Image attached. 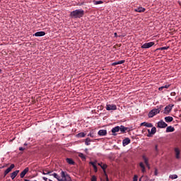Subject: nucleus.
I'll return each mask as SVG.
<instances>
[{
	"label": "nucleus",
	"mask_w": 181,
	"mask_h": 181,
	"mask_svg": "<svg viewBox=\"0 0 181 181\" xmlns=\"http://www.w3.org/2000/svg\"><path fill=\"white\" fill-rule=\"evenodd\" d=\"M95 163H97V161H95V162L90 161L89 163L90 165H92L95 173H97V172H98V168H97V165H95Z\"/></svg>",
	"instance_id": "obj_16"
},
{
	"label": "nucleus",
	"mask_w": 181,
	"mask_h": 181,
	"mask_svg": "<svg viewBox=\"0 0 181 181\" xmlns=\"http://www.w3.org/2000/svg\"><path fill=\"white\" fill-rule=\"evenodd\" d=\"M143 159L144 160V163H145L146 166H149V161H148V158H146L145 156H143Z\"/></svg>",
	"instance_id": "obj_26"
},
{
	"label": "nucleus",
	"mask_w": 181,
	"mask_h": 181,
	"mask_svg": "<svg viewBox=\"0 0 181 181\" xmlns=\"http://www.w3.org/2000/svg\"><path fill=\"white\" fill-rule=\"evenodd\" d=\"M146 178L148 179V176H146Z\"/></svg>",
	"instance_id": "obj_52"
},
{
	"label": "nucleus",
	"mask_w": 181,
	"mask_h": 181,
	"mask_svg": "<svg viewBox=\"0 0 181 181\" xmlns=\"http://www.w3.org/2000/svg\"><path fill=\"white\" fill-rule=\"evenodd\" d=\"M98 135H99V136H105V135H107V130L105 129L99 130L98 132Z\"/></svg>",
	"instance_id": "obj_13"
},
{
	"label": "nucleus",
	"mask_w": 181,
	"mask_h": 181,
	"mask_svg": "<svg viewBox=\"0 0 181 181\" xmlns=\"http://www.w3.org/2000/svg\"><path fill=\"white\" fill-rule=\"evenodd\" d=\"M91 142H93V140L90 139V138H86L85 139V145H86L87 146L91 145Z\"/></svg>",
	"instance_id": "obj_20"
},
{
	"label": "nucleus",
	"mask_w": 181,
	"mask_h": 181,
	"mask_svg": "<svg viewBox=\"0 0 181 181\" xmlns=\"http://www.w3.org/2000/svg\"><path fill=\"white\" fill-rule=\"evenodd\" d=\"M45 172H42V175H49V176H53L58 181H71V178L69 174L66 173L64 171L61 172V176L56 173H53V171H49L45 170Z\"/></svg>",
	"instance_id": "obj_1"
},
{
	"label": "nucleus",
	"mask_w": 181,
	"mask_h": 181,
	"mask_svg": "<svg viewBox=\"0 0 181 181\" xmlns=\"http://www.w3.org/2000/svg\"><path fill=\"white\" fill-rule=\"evenodd\" d=\"M98 166H100V168H101V166H103V165H104V163H98Z\"/></svg>",
	"instance_id": "obj_40"
},
{
	"label": "nucleus",
	"mask_w": 181,
	"mask_h": 181,
	"mask_svg": "<svg viewBox=\"0 0 181 181\" xmlns=\"http://www.w3.org/2000/svg\"><path fill=\"white\" fill-rule=\"evenodd\" d=\"M155 149H156V151H158V145H156Z\"/></svg>",
	"instance_id": "obj_44"
},
{
	"label": "nucleus",
	"mask_w": 181,
	"mask_h": 181,
	"mask_svg": "<svg viewBox=\"0 0 181 181\" xmlns=\"http://www.w3.org/2000/svg\"><path fill=\"white\" fill-rule=\"evenodd\" d=\"M123 63H125V60H121L117 62V64H123Z\"/></svg>",
	"instance_id": "obj_35"
},
{
	"label": "nucleus",
	"mask_w": 181,
	"mask_h": 181,
	"mask_svg": "<svg viewBox=\"0 0 181 181\" xmlns=\"http://www.w3.org/2000/svg\"><path fill=\"white\" fill-rule=\"evenodd\" d=\"M139 166L141 169V173H145L146 172V168H145V165H144V163L141 162L139 163Z\"/></svg>",
	"instance_id": "obj_19"
},
{
	"label": "nucleus",
	"mask_w": 181,
	"mask_h": 181,
	"mask_svg": "<svg viewBox=\"0 0 181 181\" xmlns=\"http://www.w3.org/2000/svg\"><path fill=\"white\" fill-rule=\"evenodd\" d=\"M135 12H139V13L144 12L146 9L144 7H139L134 9Z\"/></svg>",
	"instance_id": "obj_18"
},
{
	"label": "nucleus",
	"mask_w": 181,
	"mask_h": 181,
	"mask_svg": "<svg viewBox=\"0 0 181 181\" xmlns=\"http://www.w3.org/2000/svg\"><path fill=\"white\" fill-rule=\"evenodd\" d=\"M29 172V168H25L20 174V177L21 179H23L26 175Z\"/></svg>",
	"instance_id": "obj_10"
},
{
	"label": "nucleus",
	"mask_w": 181,
	"mask_h": 181,
	"mask_svg": "<svg viewBox=\"0 0 181 181\" xmlns=\"http://www.w3.org/2000/svg\"><path fill=\"white\" fill-rule=\"evenodd\" d=\"M42 179H43V180L49 181V180H48L47 177H43Z\"/></svg>",
	"instance_id": "obj_41"
},
{
	"label": "nucleus",
	"mask_w": 181,
	"mask_h": 181,
	"mask_svg": "<svg viewBox=\"0 0 181 181\" xmlns=\"http://www.w3.org/2000/svg\"><path fill=\"white\" fill-rule=\"evenodd\" d=\"M163 108V105H160L158 108H157V110H160V111L162 110V109Z\"/></svg>",
	"instance_id": "obj_37"
},
{
	"label": "nucleus",
	"mask_w": 181,
	"mask_h": 181,
	"mask_svg": "<svg viewBox=\"0 0 181 181\" xmlns=\"http://www.w3.org/2000/svg\"><path fill=\"white\" fill-rule=\"evenodd\" d=\"M160 112V109H153L148 112V118H153L155 115Z\"/></svg>",
	"instance_id": "obj_3"
},
{
	"label": "nucleus",
	"mask_w": 181,
	"mask_h": 181,
	"mask_svg": "<svg viewBox=\"0 0 181 181\" xmlns=\"http://www.w3.org/2000/svg\"><path fill=\"white\" fill-rule=\"evenodd\" d=\"M169 49V47H162L160 48H158L156 50H168Z\"/></svg>",
	"instance_id": "obj_28"
},
{
	"label": "nucleus",
	"mask_w": 181,
	"mask_h": 181,
	"mask_svg": "<svg viewBox=\"0 0 181 181\" xmlns=\"http://www.w3.org/2000/svg\"><path fill=\"white\" fill-rule=\"evenodd\" d=\"M163 87H164V88H169V85H165Z\"/></svg>",
	"instance_id": "obj_43"
},
{
	"label": "nucleus",
	"mask_w": 181,
	"mask_h": 181,
	"mask_svg": "<svg viewBox=\"0 0 181 181\" xmlns=\"http://www.w3.org/2000/svg\"><path fill=\"white\" fill-rule=\"evenodd\" d=\"M158 168H155V170H154V176H158Z\"/></svg>",
	"instance_id": "obj_33"
},
{
	"label": "nucleus",
	"mask_w": 181,
	"mask_h": 181,
	"mask_svg": "<svg viewBox=\"0 0 181 181\" xmlns=\"http://www.w3.org/2000/svg\"><path fill=\"white\" fill-rule=\"evenodd\" d=\"M175 132V127L172 126H169L166 129V132Z\"/></svg>",
	"instance_id": "obj_22"
},
{
	"label": "nucleus",
	"mask_w": 181,
	"mask_h": 181,
	"mask_svg": "<svg viewBox=\"0 0 181 181\" xmlns=\"http://www.w3.org/2000/svg\"><path fill=\"white\" fill-rule=\"evenodd\" d=\"M131 144V139L129 138H125L122 141V145L123 146H127V145H129Z\"/></svg>",
	"instance_id": "obj_11"
},
{
	"label": "nucleus",
	"mask_w": 181,
	"mask_h": 181,
	"mask_svg": "<svg viewBox=\"0 0 181 181\" xmlns=\"http://www.w3.org/2000/svg\"><path fill=\"white\" fill-rule=\"evenodd\" d=\"M69 16L74 18H80L84 16V11L83 9H76L70 13Z\"/></svg>",
	"instance_id": "obj_2"
},
{
	"label": "nucleus",
	"mask_w": 181,
	"mask_h": 181,
	"mask_svg": "<svg viewBox=\"0 0 181 181\" xmlns=\"http://www.w3.org/2000/svg\"><path fill=\"white\" fill-rule=\"evenodd\" d=\"M165 122H172L173 121V117L171 116H168L165 117Z\"/></svg>",
	"instance_id": "obj_21"
},
{
	"label": "nucleus",
	"mask_w": 181,
	"mask_h": 181,
	"mask_svg": "<svg viewBox=\"0 0 181 181\" xmlns=\"http://www.w3.org/2000/svg\"><path fill=\"white\" fill-rule=\"evenodd\" d=\"M133 181H138V175H135L133 177Z\"/></svg>",
	"instance_id": "obj_34"
},
{
	"label": "nucleus",
	"mask_w": 181,
	"mask_h": 181,
	"mask_svg": "<svg viewBox=\"0 0 181 181\" xmlns=\"http://www.w3.org/2000/svg\"><path fill=\"white\" fill-rule=\"evenodd\" d=\"M79 158H81V159H83V160H86V156H84L83 153H79L78 155Z\"/></svg>",
	"instance_id": "obj_29"
},
{
	"label": "nucleus",
	"mask_w": 181,
	"mask_h": 181,
	"mask_svg": "<svg viewBox=\"0 0 181 181\" xmlns=\"http://www.w3.org/2000/svg\"><path fill=\"white\" fill-rule=\"evenodd\" d=\"M43 172H45V173H47V172L46 171V170H45Z\"/></svg>",
	"instance_id": "obj_50"
},
{
	"label": "nucleus",
	"mask_w": 181,
	"mask_h": 181,
	"mask_svg": "<svg viewBox=\"0 0 181 181\" xmlns=\"http://www.w3.org/2000/svg\"><path fill=\"white\" fill-rule=\"evenodd\" d=\"M170 179H177V175H170Z\"/></svg>",
	"instance_id": "obj_31"
},
{
	"label": "nucleus",
	"mask_w": 181,
	"mask_h": 181,
	"mask_svg": "<svg viewBox=\"0 0 181 181\" xmlns=\"http://www.w3.org/2000/svg\"><path fill=\"white\" fill-rule=\"evenodd\" d=\"M1 71H2V70L0 69V73H1Z\"/></svg>",
	"instance_id": "obj_53"
},
{
	"label": "nucleus",
	"mask_w": 181,
	"mask_h": 181,
	"mask_svg": "<svg viewBox=\"0 0 181 181\" xmlns=\"http://www.w3.org/2000/svg\"><path fill=\"white\" fill-rule=\"evenodd\" d=\"M119 128V131H121V132L124 133L126 131H128V127H125L124 126L121 125Z\"/></svg>",
	"instance_id": "obj_24"
},
{
	"label": "nucleus",
	"mask_w": 181,
	"mask_h": 181,
	"mask_svg": "<svg viewBox=\"0 0 181 181\" xmlns=\"http://www.w3.org/2000/svg\"><path fill=\"white\" fill-rule=\"evenodd\" d=\"M106 110L107 111H115L117 110V105L115 104H107L106 105Z\"/></svg>",
	"instance_id": "obj_4"
},
{
	"label": "nucleus",
	"mask_w": 181,
	"mask_h": 181,
	"mask_svg": "<svg viewBox=\"0 0 181 181\" xmlns=\"http://www.w3.org/2000/svg\"><path fill=\"white\" fill-rule=\"evenodd\" d=\"M117 64H118V62H113L112 64V66H117Z\"/></svg>",
	"instance_id": "obj_39"
},
{
	"label": "nucleus",
	"mask_w": 181,
	"mask_h": 181,
	"mask_svg": "<svg viewBox=\"0 0 181 181\" xmlns=\"http://www.w3.org/2000/svg\"><path fill=\"white\" fill-rule=\"evenodd\" d=\"M18 173H19V170H17L16 171H13L11 174V178L12 179V180H13V179H15V177L16 176H18Z\"/></svg>",
	"instance_id": "obj_17"
},
{
	"label": "nucleus",
	"mask_w": 181,
	"mask_h": 181,
	"mask_svg": "<svg viewBox=\"0 0 181 181\" xmlns=\"http://www.w3.org/2000/svg\"><path fill=\"white\" fill-rule=\"evenodd\" d=\"M24 146H28V143H25V144H24Z\"/></svg>",
	"instance_id": "obj_46"
},
{
	"label": "nucleus",
	"mask_w": 181,
	"mask_h": 181,
	"mask_svg": "<svg viewBox=\"0 0 181 181\" xmlns=\"http://www.w3.org/2000/svg\"><path fill=\"white\" fill-rule=\"evenodd\" d=\"M141 127H146L147 128H152V127H153V125L151 123H148L146 122H142L141 124Z\"/></svg>",
	"instance_id": "obj_14"
},
{
	"label": "nucleus",
	"mask_w": 181,
	"mask_h": 181,
	"mask_svg": "<svg viewBox=\"0 0 181 181\" xmlns=\"http://www.w3.org/2000/svg\"><path fill=\"white\" fill-rule=\"evenodd\" d=\"M115 36H117V33H115Z\"/></svg>",
	"instance_id": "obj_51"
},
{
	"label": "nucleus",
	"mask_w": 181,
	"mask_h": 181,
	"mask_svg": "<svg viewBox=\"0 0 181 181\" xmlns=\"http://www.w3.org/2000/svg\"><path fill=\"white\" fill-rule=\"evenodd\" d=\"M175 107V105L170 104L165 107L164 114H169L172 109Z\"/></svg>",
	"instance_id": "obj_6"
},
{
	"label": "nucleus",
	"mask_w": 181,
	"mask_h": 181,
	"mask_svg": "<svg viewBox=\"0 0 181 181\" xmlns=\"http://www.w3.org/2000/svg\"><path fill=\"white\" fill-rule=\"evenodd\" d=\"M45 35H46V33H45L44 31H38L35 33L33 35V36H35L36 37H39L45 36Z\"/></svg>",
	"instance_id": "obj_12"
},
{
	"label": "nucleus",
	"mask_w": 181,
	"mask_h": 181,
	"mask_svg": "<svg viewBox=\"0 0 181 181\" xmlns=\"http://www.w3.org/2000/svg\"><path fill=\"white\" fill-rule=\"evenodd\" d=\"M149 181H155V179H151Z\"/></svg>",
	"instance_id": "obj_48"
},
{
	"label": "nucleus",
	"mask_w": 181,
	"mask_h": 181,
	"mask_svg": "<svg viewBox=\"0 0 181 181\" xmlns=\"http://www.w3.org/2000/svg\"><path fill=\"white\" fill-rule=\"evenodd\" d=\"M166 127H168V124L163 120L158 122V128H166Z\"/></svg>",
	"instance_id": "obj_8"
},
{
	"label": "nucleus",
	"mask_w": 181,
	"mask_h": 181,
	"mask_svg": "<svg viewBox=\"0 0 181 181\" xmlns=\"http://www.w3.org/2000/svg\"><path fill=\"white\" fill-rule=\"evenodd\" d=\"M91 181H97V177H95V175H93L91 177Z\"/></svg>",
	"instance_id": "obj_32"
},
{
	"label": "nucleus",
	"mask_w": 181,
	"mask_h": 181,
	"mask_svg": "<svg viewBox=\"0 0 181 181\" xmlns=\"http://www.w3.org/2000/svg\"><path fill=\"white\" fill-rule=\"evenodd\" d=\"M139 181H142V177L139 179Z\"/></svg>",
	"instance_id": "obj_49"
},
{
	"label": "nucleus",
	"mask_w": 181,
	"mask_h": 181,
	"mask_svg": "<svg viewBox=\"0 0 181 181\" xmlns=\"http://www.w3.org/2000/svg\"><path fill=\"white\" fill-rule=\"evenodd\" d=\"M19 151H25V148H23V147H20Z\"/></svg>",
	"instance_id": "obj_42"
},
{
	"label": "nucleus",
	"mask_w": 181,
	"mask_h": 181,
	"mask_svg": "<svg viewBox=\"0 0 181 181\" xmlns=\"http://www.w3.org/2000/svg\"><path fill=\"white\" fill-rule=\"evenodd\" d=\"M146 166H147L148 169H151V165H149V164H148V165H146Z\"/></svg>",
	"instance_id": "obj_45"
},
{
	"label": "nucleus",
	"mask_w": 181,
	"mask_h": 181,
	"mask_svg": "<svg viewBox=\"0 0 181 181\" xmlns=\"http://www.w3.org/2000/svg\"><path fill=\"white\" fill-rule=\"evenodd\" d=\"M175 153L176 159H180V150H179L177 148H175Z\"/></svg>",
	"instance_id": "obj_15"
},
{
	"label": "nucleus",
	"mask_w": 181,
	"mask_h": 181,
	"mask_svg": "<svg viewBox=\"0 0 181 181\" xmlns=\"http://www.w3.org/2000/svg\"><path fill=\"white\" fill-rule=\"evenodd\" d=\"M88 136H90V138H94V133H89L88 134Z\"/></svg>",
	"instance_id": "obj_36"
},
{
	"label": "nucleus",
	"mask_w": 181,
	"mask_h": 181,
	"mask_svg": "<svg viewBox=\"0 0 181 181\" xmlns=\"http://www.w3.org/2000/svg\"><path fill=\"white\" fill-rule=\"evenodd\" d=\"M77 138H84L86 136V134L84 132H81L76 135Z\"/></svg>",
	"instance_id": "obj_27"
},
{
	"label": "nucleus",
	"mask_w": 181,
	"mask_h": 181,
	"mask_svg": "<svg viewBox=\"0 0 181 181\" xmlns=\"http://www.w3.org/2000/svg\"><path fill=\"white\" fill-rule=\"evenodd\" d=\"M148 134L147 136H151V135H155L156 134V127H152L151 130L148 129Z\"/></svg>",
	"instance_id": "obj_9"
},
{
	"label": "nucleus",
	"mask_w": 181,
	"mask_h": 181,
	"mask_svg": "<svg viewBox=\"0 0 181 181\" xmlns=\"http://www.w3.org/2000/svg\"><path fill=\"white\" fill-rule=\"evenodd\" d=\"M175 94H176L175 93H172L171 95H175Z\"/></svg>",
	"instance_id": "obj_47"
},
{
	"label": "nucleus",
	"mask_w": 181,
	"mask_h": 181,
	"mask_svg": "<svg viewBox=\"0 0 181 181\" xmlns=\"http://www.w3.org/2000/svg\"><path fill=\"white\" fill-rule=\"evenodd\" d=\"M153 45H155L154 42H146L141 45V49H149V47H152Z\"/></svg>",
	"instance_id": "obj_5"
},
{
	"label": "nucleus",
	"mask_w": 181,
	"mask_h": 181,
	"mask_svg": "<svg viewBox=\"0 0 181 181\" xmlns=\"http://www.w3.org/2000/svg\"><path fill=\"white\" fill-rule=\"evenodd\" d=\"M163 88H165V87L161 86L158 88L159 91H162V90H163Z\"/></svg>",
	"instance_id": "obj_38"
},
{
	"label": "nucleus",
	"mask_w": 181,
	"mask_h": 181,
	"mask_svg": "<svg viewBox=\"0 0 181 181\" xmlns=\"http://www.w3.org/2000/svg\"><path fill=\"white\" fill-rule=\"evenodd\" d=\"M119 129H120L119 126H117L112 129V134H115V132H119Z\"/></svg>",
	"instance_id": "obj_23"
},
{
	"label": "nucleus",
	"mask_w": 181,
	"mask_h": 181,
	"mask_svg": "<svg viewBox=\"0 0 181 181\" xmlns=\"http://www.w3.org/2000/svg\"><path fill=\"white\" fill-rule=\"evenodd\" d=\"M13 168H15V164H11L10 165L9 168H8L5 171H4V177H5L6 176V175H8V173H9L10 172H12V169H13Z\"/></svg>",
	"instance_id": "obj_7"
},
{
	"label": "nucleus",
	"mask_w": 181,
	"mask_h": 181,
	"mask_svg": "<svg viewBox=\"0 0 181 181\" xmlns=\"http://www.w3.org/2000/svg\"><path fill=\"white\" fill-rule=\"evenodd\" d=\"M66 162L69 165H74L76 163L73 159L69 158H66Z\"/></svg>",
	"instance_id": "obj_25"
},
{
	"label": "nucleus",
	"mask_w": 181,
	"mask_h": 181,
	"mask_svg": "<svg viewBox=\"0 0 181 181\" xmlns=\"http://www.w3.org/2000/svg\"><path fill=\"white\" fill-rule=\"evenodd\" d=\"M93 2L95 5H100L101 4H103V1H94Z\"/></svg>",
	"instance_id": "obj_30"
}]
</instances>
